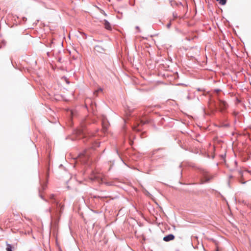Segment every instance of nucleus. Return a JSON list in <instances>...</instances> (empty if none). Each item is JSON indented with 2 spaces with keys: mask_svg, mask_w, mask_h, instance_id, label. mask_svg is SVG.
Returning a JSON list of instances; mask_svg holds the SVG:
<instances>
[{
  "mask_svg": "<svg viewBox=\"0 0 251 251\" xmlns=\"http://www.w3.org/2000/svg\"><path fill=\"white\" fill-rule=\"evenodd\" d=\"M227 106L228 104L225 101L219 100V107L220 112H224L225 110L227 108Z\"/></svg>",
  "mask_w": 251,
  "mask_h": 251,
  "instance_id": "f257e3e1",
  "label": "nucleus"
},
{
  "mask_svg": "<svg viewBox=\"0 0 251 251\" xmlns=\"http://www.w3.org/2000/svg\"><path fill=\"white\" fill-rule=\"evenodd\" d=\"M91 179L93 180L97 181L98 182H103V178L102 177V175L100 174H96L93 177H92Z\"/></svg>",
  "mask_w": 251,
  "mask_h": 251,
  "instance_id": "f03ea898",
  "label": "nucleus"
},
{
  "mask_svg": "<svg viewBox=\"0 0 251 251\" xmlns=\"http://www.w3.org/2000/svg\"><path fill=\"white\" fill-rule=\"evenodd\" d=\"M203 177L205 179L204 182H208L210 181L211 179L213 178V176L210 175L208 172H204L203 174Z\"/></svg>",
  "mask_w": 251,
  "mask_h": 251,
  "instance_id": "7ed1b4c3",
  "label": "nucleus"
},
{
  "mask_svg": "<svg viewBox=\"0 0 251 251\" xmlns=\"http://www.w3.org/2000/svg\"><path fill=\"white\" fill-rule=\"evenodd\" d=\"M75 134L78 139H80L81 137H84L85 133L83 129H78L75 131Z\"/></svg>",
  "mask_w": 251,
  "mask_h": 251,
  "instance_id": "20e7f679",
  "label": "nucleus"
},
{
  "mask_svg": "<svg viewBox=\"0 0 251 251\" xmlns=\"http://www.w3.org/2000/svg\"><path fill=\"white\" fill-rule=\"evenodd\" d=\"M175 239V236L173 234L168 235L163 238V240L165 242H168L173 240Z\"/></svg>",
  "mask_w": 251,
  "mask_h": 251,
  "instance_id": "39448f33",
  "label": "nucleus"
},
{
  "mask_svg": "<svg viewBox=\"0 0 251 251\" xmlns=\"http://www.w3.org/2000/svg\"><path fill=\"white\" fill-rule=\"evenodd\" d=\"M95 50L98 52L102 53L104 51V49L101 46L97 45L95 47Z\"/></svg>",
  "mask_w": 251,
  "mask_h": 251,
  "instance_id": "423d86ee",
  "label": "nucleus"
},
{
  "mask_svg": "<svg viewBox=\"0 0 251 251\" xmlns=\"http://www.w3.org/2000/svg\"><path fill=\"white\" fill-rule=\"evenodd\" d=\"M103 25L106 29L110 30L111 29V25L107 20H104Z\"/></svg>",
  "mask_w": 251,
  "mask_h": 251,
  "instance_id": "0eeeda50",
  "label": "nucleus"
},
{
  "mask_svg": "<svg viewBox=\"0 0 251 251\" xmlns=\"http://www.w3.org/2000/svg\"><path fill=\"white\" fill-rule=\"evenodd\" d=\"M107 129V125L106 123H105V122H102V130L103 132H105Z\"/></svg>",
  "mask_w": 251,
  "mask_h": 251,
  "instance_id": "6e6552de",
  "label": "nucleus"
},
{
  "mask_svg": "<svg viewBox=\"0 0 251 251\" xmlns=\"http://www.w3.org/2000/svg\"><path fill=\"white\" fill-rule=\"evenodd\" d=\"M12 246L9 244H6V250L7 251H12Z\"/></svg>",
  "mask_w": 251,
  "mask_h": 251,
  "instance_id": "1a4fd4ad",
  "label": "nucleus"
},
{
  "mask_svg": "<svg viewBox=\"0 0 251 251\" xmlns=\"http://www.w3.org/2000/svg\"><path fill=\"white\" fill-rule=\"evenodd\" d=\"M86 155H86V153L80 154L79 156V158L80 161L84 162V160H83V157L85 158Z\"/></svg>",
  "mask_w": 251,
  "mask_h": 251,
  "instance_id": "9d476101",
  "label": "nucleus"
},
{
  "mask_svg": "<svg viewBox=\"0 0 251 251\" xmlns=\"http://www.w3.org/2000/svg\"><path fill=\"white\" fill-rule=\"evenodd\" d=\"M217 1L221 5H225L226 2V0H217Z\"/></svg>",
  "mask_w": 251,
  "mask_h": 251,
  "instance_id": "9b49d317",
  "label": "nucleus"
},
{
  "mask_svg": "<svg viewBox=\"0 0 251 251\" xmlns=\"http://www.w3.org/2000/svg\"><path fill=\"white\" fill-rule=\"evenodd\" d=\"M68 112L69 113V114L70 115V116H71L72 118L73 116H74L75 115V111H74L73 110H69Z\"/></svg>",
  "mask_w": 251,
  "mask_h": 251,
  "instance_id": "f8f14e48",
  "label": "nucleus"
},
{
  "mask_svg": "<svg viewBox=\"0 0 251 251\" xmlns=\"http://www.w3.org/2000/svg\"><path fill=\"white\" fill-rule=\"evenodd\" d=\"M140 123H141V124H142V125H145L147 123H148L149 121L148 120H147L146 121H143L141 120Z\"/></svg>",
  "mask_w": 251,
  "mask_h": 251,
  "instance_id": "ddd939ff",
  "label": "nucleus"
},
{
  "mask_svg": "<svg viewBox=\"0 0 251 251\" xmlns=\"http://www.w3.org/2000/svg\"><path fill=\"white\" fill-rule=\"evenodd\" d=\"M50 199H55V195L54 194L50 195Z\"/></svg>",
  "mask_w": 251,
  "mask_h": 251,
  "instance_id": "4468645a",
  "label": "nucleus"
},
{
  "mask_svg": "<svg viewBox=\"0 0 251 251\" xmlns=\"http://www.w3.org/2000/svg\"><path fill=\"white\" fill-rule=\"evenodd\" d=\"M102 91V89L101 88L99 89V90H98L97 91H96L95 92H94V94H96L99 91Z\"/></svg>",
  "mask_w": 251,
  "mask_h": 251,
  "instance_id": "2eb2a0df",
  "label": "nucleus"
},
{
  "mask_svg": "<svg viewBox=\"0 0 251 251\" xmlns=\"http://www.w3.org/2000/svg\"><path fill=\"white\" fill-rule=\"evenodd\" d=\"M170 26H171V23H169V24H167V26L168 28H169Z\"/></svg>",
  "mask_w": 251,
  "mask_h": 251,
  "instance_id": "dca6fc26",
  "label": "nucleus"
},
{
  "mask_svg": "<svg viewBox=\"0 0 251 251\" xmlns=\"http://www.w3.org/2000/svg\"><path fill=\"white\" fill-rule=\"evenodd\" d=\"M59 206H61V209H62V206H61V204H59Z\"/></svg>",
  "mask_w": 251,
  "mask_h": 251,
  "instance_id": "f3484780",
  "label": "nucleus"
},
{
  "mask_svg": "<svg viewBox=\"0 0 251 251\" xmlns=\"http://www.w3.org/2000/svg\"><path fill=\"white\" fill-rule=\"evenodd\" d=\"M216 251H220L218 248H217Z\"/></svg>",
  "mask_w": 251,
  "mask_h": 251,
  "instance_id": "a211bd4d",
  "label": "nucleus"
}]
</instances>
